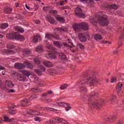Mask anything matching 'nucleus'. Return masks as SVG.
<instances>
[{"label":"nucleus","mask_w":124,"mask_h":124,"mask_svg":"<svg viewBox=\"0 0 124 124\" xmlns=\"http://www.w3.org/2000/svg\"><path fill=\"white\" fill-rule=\"evenodd\" d=\"M97 83V80H96V76L95 75V73L93 74H89L85 75V78L79 81L78 84V87H79V91L81 93H87V89L84 87L85 85H90V87L93 86H95Z\"/></svg>","instance_id":"f257e3e1"},{"label":"nucleus","mask_w":124,"mask_h":124,"mask_svg":"<svg viewBox=\"0 0 124 124\" xmlns=\"http://www.w3.org/2000/svg\"><path fill=\"white\" fill-rule=\"evenodd\" d=\"M95 18L97 19H90V22L93 26H96L97 23H98L99 25L102 27H107L109 25L108 16L105 13L102 12L97 13L95 16Z\"/></svg>","instance_id":"f03ea898"},{"label":"nucleus","mask_w":124,"mask_h":124,"mask_svg":"<svg viewBox=\"0 0 124 124\" xmlns=\"http://www.w3.org/2000/svg\"><path fill=\"white\" fill-rule=\"evenodd\" d=\"M89 24L86 22H82L79 24H75L73 25V28L76 32H79L82 30L88 31L89 30Z\"/></svg>","instance_id":"7ed1b4c3"},{"label":"nucleus","mask_w":124,"mask_h":124,"mask_svg":"<svg viewBox=\"0 0 124 124\" xmlns=\"http://www.w3.org/2000/svg\"><path fill=\"white\" fill-rule=\"evenodd\" d=\"M94 95H95V92H92L89 95L88 104L91 108H97V109H99V108L101 107V104L98 102L96 103V102L92 100V99H93V96H94Z\"/></svg>","instance_id":"20e7f679"},{"label":"nucleus","mask_w":124,"mask_h":124,"mask_svg":"<svg viewBox=\"0 0 124 124\" xmlns=\"http://www.w3.org/2000/svg\"><path fill=\"white\" fill-rule=\"evenodd\" d=\"M7 37L8 39H12V40H19L20 41H24L25 40L24 36L14 31L7 34Z\"/></svg>","instance_id":"39448f33"},{"label":"nucleus","mask_w":124,"mask_h":124,"mask_svg":"<svg viewBox=\"0 0 124 124\" xmlns=\"http://www.w3.org/2000/svg\"><path fill=\"white\" fill-rule=\"evenodd\" d=\"M33 116H40V113L36 110L30 109L28 113L25 114V116L27 118H31Z\"/></svg>","instance_id":"423d86ee"},{"label":"nucleus","mask_w":124,"mask_h":124,"mask_svg":"<svg viewBox=\"0 0 124 124\" xmlns=\"http://www.w3.org/2000/svg\"><path fill=\"white\" fill-rule=\"evenodd\" d=\"M75 14L78 18H83L85 16V14L81 8H77L75 11Z\"/></svg>","instance_id":"0eeeda50"},{"label":"nucleus","mask_w":124,"mask_h":124,"mask_svg":"<svg viewBox=\"0 0 124 124\" xmlns=\"http://www.w3.org/2000/svg\"><path fill=\"white\" fill-rule=\"evenodd\" d=\"M34 97L33 95L31 96V97H30L29 99H23L20 102V105L21 106H29L30 105V100H32Z\"/></svg>","instance_id":"6e6552de"},{"label":"nucleus","mask_w":124,"mask_h":124,"mask_svg":"<svg viewBox=\"0 0 124 124\" xmlns=\"http://www.w3.org/2000/svg\"><path fill=\"white\" fill-rule=\"evenodd\" d=\"M22 73L24 74V75H25V76L29 77V76H31L32 78L34 79L35 81H38V78L35 75H31V72L27 70H23L22 71Z\"/></svg>","instance_id":"1a4fd4ad"},{"label":"nucleus","mask_w":124,"mask_h":124,"mask_svg":"<svg viewBox=\"0 0 124 124\" xmlns=\"http://www.w3.org/2000/svg\"><path fill=\"white\" fill-rule=\"evenodd\" d=\"M109 101L110 102V103L113 104V103L116 101V96L114 95H111L110 97H108L105 100V101H102L101 104H104V103H106V102H109Z\"/></svg>","instance_id":"9d476101"},{"label":"nucleus","mask_w":124,"mask_h":124,"mask_svg":"<svg viewBox=\"0 0 124 124\" xmlns=\"http://www.w3.org/2000/svg\"><path fill=\"white\" fill-rule=\"evenodd\" d=\"M105 8H108L109 12H113V9H118V5L115 4H109L108 5L104 6Z\"/></svg>","instance_id":"9b49d317"},{"label":"nucleus","mask_w":124,"mask_h":124,"mask_svg":"<svg viewBox=\"0 0 124 124\" xmlns=\"http://www.w3.org/2000/svg\"><path fill=\"white\" fill-rule=\"evenodd\" d=\"M15 67L16 68H17L18 69H23L26 67V65L23 63H16L15 64Z\"/></svg>","instance_id":"f8f14e48"},{"label":"nucleus","mask_w":124,"mask_h":124,"mask_svg":"<svg viewBox=\"0 0 124 124\" xmlns=\"http://www.w3.org/2000/svg\"><path fill=\"white\" fill-rule=\"evenodd\" d=\"M41 37L39 34H37L36 35H34L33 37L31 38V42H33L34 43H36L38 41V39H41Z\"/></svg>","instance_id":"ddd939ff"},{"label":"nucleus","mask_w":124,"mask_h":124,"mask_svg":"<svg viewBox=\"0 0 124 124\" xmlns=\"http://www.w3.org/2000/svg\"><path fill=\"white\" fill-rule=\"evenodd\" d=\"M15 107H16V106L14 105H12L11 106H9L8 107L10 114H12L13 115L16 114V110L13 109V108H15Z\"/></svg>","instance_id":"4468645a"},{"label":"nucleus","mask_w":124,"mask_h":124,"mask_svg":"<svg viewBox=\"0 0 124 124\" xmlns=\"http://www.w3.org/2000/svg\"><path fill=\"white\" fill-rule=\"evenodd\" d=\"M79 39L82 42H85L87 40V38H86V36L83 33H79L78 35Z\"/></svg>","instance_id":"2eb2a0df"},{"label":"nucleus","mask_w":124,"mask_h":124,"mask_svg":"<svg viewBox=\"0 0 124 124\" xmlns=\"http://www.w3.org/2000/svg\"><path fill=\"white\" fill-rule=\"evenodd\" d=\"M45 42H46V47L48 50H49L50 52H53V50H54V47H53V46L51 45L49 42H48V41L45 40Z\"/></svg>","instance_id":"dca6fc26"},{"label":"nucleus","mask_w":124,"mask_h":124,"mask_svg":"<svg viewBox=\"0 0 124 124\" xmlns=\"http://www.w3.org/2000/svg\"><path fill=\"white\" fill-rule=\"evenodd\" d=\"M63 45L65 47H72L73 43H72L71 40L68 39L66 43H64Z\"/></svg>","instance_id":"f3484780"},{"label":"nucleus","mask_w":124,"mask_h":124,"mask_svg":"<svg viewBox=\"0 0 124 124\" xmlns=\"http://www.w3.org/2000/svg\"><path fill=\"white\" fill-rule=\"evenodd\" d=\"M55 18H56L57 21H58L60 23H64V18L62 16L57 15L55 16Z\"/></svg>","instance_id":"a211bd4d"},{"label":"nucleus","mask_w":124,"mask_h":124,"mask_svg":"<svg viewBox=\"0 0 124 124\" xmlns=\"http://www.w3.org/2000/svg\"><path fill=\"white\" fill-rule=\"evenodd\" d=\"M4 122H12V124H15V123H16V120H15V119H9V118L6 116L4 117Z\"/></svg>","instance_id":"6ab92c4d"},{"label":"nucleus","mask_w":124,"mask_h":124,"mask_svg":"<svg viewBox=\"0 0 124 124\" xmlns=\"http://www.w3.org/2000/svg\"><path fill=\"white\" fill-rule=\"evenodd\" d=\"M43 63H44V65L47 67H52V66H53V64L52 62L47 61H44Z\"/></svg>","instance_id":"aec40b11"},{"label":"nucleus","mask_w":124,"mask_h":124,"mask_svg":"<svg viewBox=\"0 0 124 124\" xmlns=\"http://www.w3.org/2000/svg\"><path fill=\"white\" fill-rule=\"evenodd\" d=\"M47 21L49 22L50 24H55V19L51 16H49L46 18Z\"/></svg>","instance_id":"412c9836"},{"label":"nucleus","mask_w":124,"mask_h":124,"mask_svg":"<svg viewBox=\"0 0 124 124\" xmlns=\"http://www.w3.org/2000/svg\"><path fill=\"white\" fill-rule=\"evenodd\" d=\"M59 59L62 60V61H66V55H65L63 53H60L59 54Z\"/></svg>","instance_id":"4be33fe9"},{"label":"nucleus","mask_w":124,"mask_h":124,"mask_svg":"<svg viewBox=\"0 0 124 124\" xmlns=\"http://www.w3.org/2000/svg\"><path fill=\"white\" fill-rule=\"evenodd\" d=\"M7 48L9 49H14L16 47V44L13 43H10L7 45Z\"/></svg>","instance_id":"5701e85b"},{"label":"nucleus","mask_w":124,"mask_h":124,"mask_svg":"<svg viewBox=\"0 0 124 124\" xmlns=\"http://www.w3.org/2000/svg\"><path fill=\"white\" fill-rule=\"evenodd\" d=\"M24 64L27 65V67L30 68V69H32V68H33V65L27 61L24 62Z\"/></svg>","instance_id":"b1692460"},{"label":"nucleus","mask_w":124,"mask_h":124,"mask_svg":"<svg viewBox=\"0 0 124 124\" xmlns=\"http://www.w3.org/2000/svg\"><path fill=\"white\" fill-rule=\"evenodd\" d=\"M15 29L16 31H18V32H21V33L24 31V29L20 26L15 27Z\"/></svg>","instance_id":"393cba45"},{"label":"nucleus","mask_w":124,"mask_h":124,"mask_svg":"<svg viewBox=\"0 0 124 124\" xmlns=\"http://www.w3.org/2000/svg\"><path fill=\"white\" fill-rule=\"evenodd\" d=\"M5 85L9 88H13L14 87V84L11 81H6Z\"/></svg>","instance_id":"a878e982"},{"label":"nucleus","mask_w":124,"mask_h":124,"mask_svg":"<svg viewBox=\"0 0 124 124\" xmlns=\"http://www.w3.org/2000/svg\"><path fill=\"white\" fill-rule=\"evenodd\" d=\"M53 43H54L55 46L56 47H57V48H60L62 46V43H61L59 41L54 42Z\"/></svg>","instance_id":"bb28decb"},{"label":"nucleus","mask_w":124,"mask_h":124,"mask_svg":"<svg viewBox=\"0 0 124 124\" xmlns=\"http://www.w3.org/2000/svg\"><path fill=\"white\" fill-rule=\"evenodd\" d=\"M17 79L19 80V81H25L26 78H25V76L23 75H17Z\"/></svg>","instance_id":"cd10ccee"},{"label":"nucleus","mask_w":124,"mask_h":124,"mask_svg":"<svg viewBox=\"0 0 124 124\" xmlns=\"http://www.w3.org/2000/svg\"><path fill=\"white\" fill-rule=\"evenodd\" d=\"M4 11L6 14H11L12 12V9L11 8H6L4 9Z\"/></svg>","instance_id":"c85d7f7f"},{"label":"nucleus","mask_w":124,"mask_h":124,"mask_svg":"<svg viewBox=\"0 0 124 124\" xmlns=\"http://www.w3.org/2000/svg\"><path fill=\"white\" fill-rule=\"evenodd\" d=\"M36 51L38 52V53H42V52H43V47L41 46H38L36 48Z\"/></svg>","instance_id":"c756f323"},{"label":"nucleus","mask_w":124,"mask_h":124,"mask_svg":"<svg viewBox=\"0 0 124 124\" xmlns=\"http://www.w3.org/2000/svg\"><path fill=\"white\" fill-rule=\"evenodd\" d=\"M23 55L25 57H27V55H30L31 53V51L29 49H24L23 51Z\"/></svg>","instance_id":"7c9ffc66"},{"label":"nucleus","mask_w":124,"mask_h":124,"mask_svg":"<svg viewBox=\"0 0 124 124\" xmlns=\"http://www.w3.org/2000/svg\"><path fill=\"white\" fill-rule=\"evenodd\" d=\"M54 31H57V32H62L66 31V30H64L61 28H57L54 30Z\"/></svg>","instance_id":"2f4dec72"},{"label":"nucleus","mask_w":124,"mask_h":124,"mask_svg":"<svg viewBox=\"0 0 124 124\" xmlns=\"http://www.w3.org/2000/svg\"><path fill=\"white\" fill-rule=\"evenodd\" d=\"M122 86H123V84H122V83L119 82L117 86H116V90H117V92L118 93V92H121L122 91Z\"/></svg>","instance_id":"473e14b6"},{"label":"nucleus","mask_w":124,"mask_h":124,"mask_svg":"<svg viewBox=\"0 0 124 124\" xmlns=\"http://www.w3.org/2000/svg\"><path fill=\"white\" fill-rule=\"evenodd\" d=\"M115 116H110L109 118H108L106 119V121L109 122V123H112L115 120Z\"/></svg>","instance_id":"72a5a7b5"},{"label":"nucleus","mask_w":124,"mask_h":124,"mask_svg":"<svg viewBox=\"0 0 124 124\" xmlns=\"http://www.w3.org/2000/svg\"><path fill=\"white\" fill-rule=\"evenodd\" d=\"M0 28L2 29L3 30H5V29H7V28H8V23H2L0 25Z\"/></svg>","instance_id":"f704fd0d"},{"label":"nucleus","mask_w":124,"mask_h":124,"mask_svg":"<svg viewBox=\"0 0 124 124\" xmlns=\"http://www.w3.org/2000/svg\"><path fill=\"white\" fill-rule=\"evenodd\" d=\"M53 35L51 34L47 33L46 34L45 38L46 39H48V40H51L53 38Z\"/></svg>","instance_id":"c9c22d12"},{"label":"nucleus","mask_w":124,"mask_h":124,"mask_svg":"<svg viewBox=\"0 0 124 124\" xmlns=\"http://www.w3.org/2000/svg\"><path fill=\"white\" fill-rule=\"evenodd\" d=\"M80 1L82 2V3H89V2L93 3V0H80Z\"/></svg>","instance_id":"e433bc0d"},{"label":"nucleus","mask_w":124,"mask_h":124,"mask_svg":"<svg viewBox=\"0 0 124 124\" xmlns=\"http://www.w3.org/2000/svg\"><path fill=\"white\" fill-rule=\"evenodd\" d=\"M31 91L33 92V93H41L42 92V90H41V89L40 88H33L31 89Z\"/></svg>","instance_id":"4c0bfd02"},{"label":"nucleus","mask_w":124,"mask_h":124,"mask_svg":"<svg viewBox=\"0 0 124 124\" xmlns=\"http://www.w3.org/2000/svg\"><path fill=\"white\" fill-rule=\"evenodd\" d=\"M94 38L96 40H101V39H102V36L98 34H97L94 36Z\"/></svg>","instance_id":"58836bf2"},{"label":"nucleus","mask_w":124,"mask_h":124,"mask_svg":"<svg viewBox=\"0 0 124 124\" xmlns=\"http://www.w3.org/2000/svg\"><path fill=\"white\" fill-rule=\"evenodd\" d=\"M65 106L64 107L66 108L65 110L66 111H69L70 109H71V107L69 105V104H64Z\"/></svg>","instance_id":"ea45409f"},{"label":"nucleus","mask_w":124,"mask_h":124,"mask_svg":"<svg viewBox=\"0 0 124 124\" xmlns=\"http://www.w3.org/2000/svg\"><path fill=\"white\" fill-rule=\"evenodd\" d=\"M34 62L35 63H36V64H39L41 62L39 58L34 59Z\"/></svg>","instance_id":"a19ab883"},{"label":"nucleus","mask_w":124,"mask_h":124,"mask_svg":"<svg viewBox=\"0 0 124 124\" xmlns=\"http://www.w3.org/2000/svg\"><path fill=\"white\" fill-rule=\"evenodd\" d=\"M41 110H44V111H52V108H41Z\"/></svg>","instance_id":"79ce46f5"},{"label":"nucleus","mask_w":124,"mask_h":124,"mask_svg":"<svg viewBox=\"0 0 124 124\" xmlns=\"http://www.w3.org/2000/svg\"><path fill=\"white\" fill-rule=\"evenodd\" d=\"M111 83H116L117 81H119V79L118 78H116L115 77H112L111 79Z\"/></svg>","instance_id":"37998d69"},{"label":"nucleus","mask_w":124,"mask_h":124,"mask_svg":"<svg viewBox=\"0 0 124 124\" xmlns=\"http://www.w3.org/2000/svg\"><path fill=\"white\" fill-rule=\"evenodd\" d=\"M56 103L59 105V106H61L62 107H64V104H66L65 103L62 102H56Z\"/></svg>","instance_id":"c03bdc74"},{"label":"nucleus","mask_w":124,"mask_h":124,"mask_svg":"<svg viewBox=\"0 0 124 124\" xmlns=\"http://www.w3.org/2000/svg\"><path fill=\"white\" fill-rule=\"evenodd\" d=\"M35 72L38 74L39 76H41L42 75V71L38 70V69H35Z\"/></svg>","instance_id":"a18cd8bd"},{"label":"nucleus","mask_w":124,"mask_h":124,"mask_svg":"<svg viewBox=\"0 0 124 124\" xmlns=\"http://www.w3.org/2000/svg\"><path fill=\"white\" fill-rule=\"evenodd\" d=\"M77 47L78 48H80V49H84L85 48L84 46L80 43L77 44Z\"/></svg>","instance_id":"49530a36"},{"label":"nucleus","mask_w":124,"mask_h":124,"mask_svg":"<svg viewBox=\"0 0 124 124\" xmlns=\"http://www.w3.org/2000/svg\"><path fill=\"white\" fill-rule=\"evenodd\" d=\"M34 121H35V122H42V119H41V118L40 117H37L34 118Z\"/></svg>","instance_id":"de8ad7c7"},{"label":"nucleus","mask_w":124,"mask_h":124,"mask_svg":"<svg viewBox=\"0 0 124 124\" xmlns=\"http://www.w3.org/2000/svg\"><path fill=\"white\" fill-rule=\"evenodd\" d=\"M67 87H68L67 84H63L61 86L60 88H61V90H64V89H66V88H67Z\"/></svg>","instance_id":"09e8293b"},{"label":"nucleus","mask_w":124,"mask_h":124,"mask_svg":"<svg viewBox=\"0 0 124 124\" xmlns=\"http://www.w3.org/2000/svg\"><path fill=\"white\" fill-rule=\"evenodd\" d=\"M49 57H50L51 59H53V60H55V59H56V56H55V54L53 53H49Z\"/></svg>","instance_id":"8fccbe9b"},{"label":"nucleus","mask_w":124,"mask_h":124,"mask_svg":"<svg viewBox=\"0 0 124 124\" xmlns=\"http://www.w3.org/2000/svg\"><path fill=\"white\" fill-rule=\"evenodd\" d=\"M66 2H67V0H62L60 2V5H64Z\"/></svg>","instance_id":"3c124183"},{"label":"nucleus","mask_w":124,"mask_h":124,"mask_svg":"<svg viewBox=\"0 0 124 124\" xmlns=\"http://www.w3.org/2000/svg\"><path fill=\"white\" fill-rule=\"evenodd\" d=\"M49 12L50 13H52L53 14H57L58 13V11L54 10H50Z\"/></svg>","instance_id":"603ef678"},{"label":"nucleus","mask_w":124,"mask_h":124,"mask_svg":"<svg viewBox=\"0 0 124 124\" xmlns=\"http://www.w3.org/2000/svg\"><path fill=\"white\" fill-rule=\"evenodd\" d=\"M53 37L54 38H55V39H57V40L60 39V36H59V35H58V34L53 35Z\"/></svg>","instance_id":"864d4df0"},{"label":"nucleus","mask_w":124,"mask_h":124,"mask_svg":"<svg viewBox=\"0 0 124 124\" xmlns=\"http://www.w3.org/2000/svg\"><path fill=\"white\" fill-rule=\"evenodd\" d=\"M102 43L103 44H111V43L108 41H102Z\"/></svg>","instance_id":"5fc2aeb1"},{"label":"nucleus","mask_w":124,"mask_h":124,"mask_svg":"<svg viewBox=\"0 0 124 124\" xmlns=\"http://www.w3.org/2000/svg\"><path fill=\"white\" fill-rule=\"evenodd\" d=\"M100 32L101 33H102V34H106V31L105 30L102 29L100 31Z\"/></svg>","instance_id":"6e6d98bb"},{"label":"nucleus","mask_w":124,"mask_h":124,"mask_svg":"<svg viewBox=\"0 0 124 124\" xmlns=\"http://www.w3.org/2000/svg\"><path fill=\"white\" fill-rule=\"evenodd\" d=\"M40 68H41V70H42V71H45L46 69L43 65L40 66Z\"/></svg>","instance_id":"4d7b16f0"},{"label":"nucleus","mask_w":124,"mask_h":124,"mask_svg":"<svg viewBox=\"0 0 124 124\" xmlns=\"http://www.w3.org/2000/svg\"><path fill=\"white\" fill-rule=\"evenodd\" d=\"M40 87H44L45 86V83L43 82H41L39 83Z\"/></svg>","instance_id":"13d9d810"},{"label":"nucleus","mask_w":124,"mask_h":124,"mask_svg":"<svg viewBox=\"0 0 124 124\" xmlns=\"http://www.w3.org/2000/svg\"><path fill=\"white\" fill-rule=\"evenodd\" d=\"M16 91L14 89H10L8 91V93H14Z\"/></svg>","instance_id":"bf43d9fd"},{"label":"nucleus","mask_w":124,"mask_h":124,"mask_svg":"<svg viewBox=\"0 0 124 124\" xmlns=\"http://www.w3.org/2000/svg\"><path fill=\"white\" fill-rule=\"evenodd\" d=\"M4 69H5L4 67L0 65V71L1 70H4Z\"/></svg>","instance_id":"052dcab7"},{"label":"nucleus","mask_w":124,"mask_h":124,"mask_svg":"<svg viewBox=\"0 0 124 124\" xmlns=\"http://www.w3.org/2000/svg\"><path fill=\"white\" fill-rule=\"evenodd\" d=\"M25 6H26V8H27V9H28V10H31V8L30 7H29L28 6V4H27L25 5Z\"/></svg>","instance_id":"680f3d73"},{"label":"nucleus","mask_w":124,"mask_h":124,"mask_svg":"<svg viewBox=\"0 0 124 124\" xmlns=\"http://www.w3.org/2000/svg\"><path fill=\"white\" fill-rule=\"evenodd\" d=\"M35 23L37 24H40V21L38 20H35Z\"/></svg>","instance_id":"e2e57ef3"},{"label":"nucleus","mask_w":124,"mask_h":124,"mask_svg":"<svg viewBox=\"0 0 124 124\" xmlns=\"http://www.w3.org/2000/svg\"><path fill=\"white\" fill-rule=\"evenodd\" d=\"M48 94H52L53 93V91H49L47 92Z\"/></svg>","instance_id":"0e129e2a"},{"label":"nucleus","mask_w":124,"mask_h":124,"mask_svg":"<svg viewBox=\"0 0 124 124\" xmlns=\"http://www.w3.org/2000/svg\"><path fill=\"white\" fill-rule=\"evenodd\" d=\"M48 95V93H44L42 94V96H47Z\"/></svg>","instance_id":"69168bd1"},{"label":"nucleus","mask_w":124,"mask_h":124,"mask_svg":"<svg viewBox=\"0 0 124 124\" xmlns=\"http://www.w3.org/2000/svg\"><path fill=\"white\" fill-rule=\"evenodd\" d=\"M120 105H122V106H124V101H122L121 103H120Z\"/></svg>","instance_id":"338daca9"},{"label":"nucleus","mask_w":124,"mask_h":124,"mask_svg":"<svg viewBox=\"0 0 124 124\" xmlns=\"http://www.w3.org/2000/svg\"><path fill=\"white\" fill-rule=\"evenodd\" d=\"M116 124H123V122L122 121H118Z\"/></svg>","instance_id":"774afa93"}]
</instances>
